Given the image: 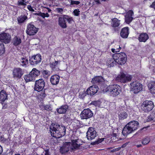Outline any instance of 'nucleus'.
I'll return each instance as SVG.
<instances>
[{"instance_id": "obj_34", "label": "nucleus", "mask_w": 155, "mask_h": 155, "mask_svg": "<svg viewBox=\"0 0 155 155\" xmlns=\"http://www.w3.org/2000/svg\"><path fill=\"white\" fill-rule=\"evenodd\" d=\"M21 42V39L19 37H15L12 40V43L15 46H18Z\"/></svg>"}, {"instance_id": "obj_24", "label": "nucleus", "mask_w": 155, "mask_h": 155, "mask_svg": "<svg viewBox=\"0 0 155 155\" xmlns=\"http://www.w3.org/2000/svg\"><path fill=\"white\" fill-rule=\"evenodd\" d=\"M103 80L104 79L101 76H96L92 79L91 82L94 84H98L101 83Z\"/></svg>"}, {"instance_id": "obj_41", "label": "nucleus", "mask_w": 155, "mask_h": 155, "mask_svg": "<svg viewBox=\"0 0 155 155\" xmlns=\"http://www.w3.org/2000/svg\"><path fill=\"white\" fill-rule=\"evenodd\" d=\"M25 0H18V2L17 5L18 6H24L26 5V4L24 3Z\"/></svg>"}, {"instance_id": "obj_38", "label": "nucleus", "mask_w": 155, "mask_h": 155, "mask_svg": "<svg viewBox=\"0 0 155 155\" xmlns=\"http://www.w3.org/2000/svg\"><path fill=\"white\" fill-rule=\"evenodd\" d=\"M150 141V139L149 137H146L143 139L142 143L143 145H146L148 144Z\"/></svg>"}, {"instance_id": "obj_35", "label": "nucleus", "mask_w": 155, "mask_h": 155, "mask_svg": "<svg viewBox=\"0 0 155 155\" xmlns=\"http://www.w3.org/2000/svg\"><path fill=\"white\" fill-rule=\"evenodd\" d=\"M106 64L109 67H113L114 64H116L115 61L114 60L113 58H109L107 60Z\"/></svg>"}, {"instance_id": "obj_59", "label": "nucleus", "mask_w": 155, "mask_h": 155, "mask_svg": "<svg viewBox=\"0 0 155 155\" xmlns=\"http://www.w3.org/2000/svg\"><path fill=\"white\" fill-rule=\"evenodd\" d=\"M114 48H119V49H120L121 48L120 47L119 45H117V47H115Z\"/></svg>"}, {"instance_id": "obj_23", "label": "nucleus", "mask_w": 155, "mask_h": 155, "mask_svg": "<svg viewBox=\"0 0 155 155\" xmlns=\"http://www.w3.org/2000/svg\"><path fill=\"white\" fill-rule=\"evenodd\" d=\"M68 108V106L67 105L61 106L56 109L57 112L59 114H64L66 113Z\"/></svg>"}, {"instance_id": "obj_62", "label": "nucleus", "mask_w": 155, "mask_h": 155, "mask_svg": "<svg viewBox=\"0 0 155 155\" xmlns=\"http://www.w3.org/2000/svg\"><path fill=\"white\" fill-rule=\"evenodd\" d=\"M48 12H49L51 11V10L49 8H48Z\"/></svg>"}, {"instance_id": "obj_64", "label": "nucleus", "mask_w": 155, "mask_h": 155, "mask_svg": "<svg viewBox=\"0 0 155 155\" xmlns=\"http://www.w3.org/2000/svg\"><path fill=\"white\" fill-rule=\"evenodd\" d=\"M4 155H7V154H5Z\"/></svg>"}, {"instance_id": "obj_22", "label": "nucleus", "mask_w": 155, "mask_h": 155, "mask_svg": "<svg viewBox=\"0 0 155 155\" xmlns=\"http://www.w3.org/2000/svg\"><path fill=\"white\" fill-rule=\"evenodd\" d=\"M60 78L59 76L57 74L53 75L50 78L51 83L53 85L57 84L59 82Z\"/></svg>"}, {"instance_id": "obj_11", "label": "nucleus", "mask_w": 155, "mask_h": 155, "mask_svg": "<svg viewBox=\"0 0 155 155\" xmlns=\"http://www.w3.org/2000/svg\"><path fill=\"white\" fill-rule=\"evenodd\" d=\"M41 60V57L40 54H37L32 56L29 61L31 64L36 65L39 63Z\"/></svg>"}, {"instance_id": "obj_28", "label": "nucleus", "mask_w": 155, "mask_h": 155, "mask_svg": "<svg viewBox=\"0 0 155 155\" xmlns=\"http://www.w3.org/2000/svg\"><path fill=\"white\" fill-rule=\"evenodd\" d=\"M7 94L6 92L2 90L0 92V101L1 103L5 101L7 99Z\"/></svg>"}, {"instance_id": "obj_2", "label": "nucleus", "mask_w": 155, "mask_h": 155, "mask_svg": "<svg viewBox=\"0 0 155 155\" xmlns=\"http://www.w3.org/2000/svg\"><path fill=\"white\" fill-rule=\"evenodd\" d=\"M66 21L70 24L73 19L72 17L66 15H63L58 18V24L61 27L63 28H65L67 27Z\"/></svg>"}, {"instance_id": "obj_13", "label": "nucleus", "mask_w": 155, "mask_h": 155, "mask_svg": "<svg viewBox=\"0 0 155 155\" xmlns=\"http://www.w3.org/2000/svg\"><path fill=\"white\" fill-rule=\"evenodd\" d=\"M11 36L8 33L0 34V41L5 44L9 43L11 40Z\"/></svg>"}, {"instance_id": "obj_29", "label": "nucleus", "mask_w": 155, "mask_h": 155, "mask_svg": "<svg viewBox=\"0 0 155 155\" xmlns=\"http://www.w3.org/2000/svg\"><path fill=\"white\" fill-rule=\"evenodd\" d=\"M118 117L119 120H124L127 118L128 114L126 111H122L120 112L118 114Z\"/></svg>"}, {"instance_id": "obj_63", "label": "nucleus", "mask_w": 155, "mask_h": 155, "mask_svg": "<svg viewBox=\"0 0 155 155\" xmlns=\"http://www.w3.org/2000/svg\"><path fill=\"white\" fill-rule=\"evenodd\" d=\"M44 8H46L47 9H48V8H48V7H44Z\"/></svg>"}, {"instance_id": "obj_6", "label": "nucleus", "mask_w": 155, "mask_h": 155, "mask_svg": "<svg viewBox=\"0 0 155 155\" xmlns=\"http://www.w3.org/2000/svg\"><path fill=\"white\" fill-rule=\"evenodd\" d=\"M153 107V103L152 101H144L141 105V109L144 112H147L151 111Z\"/></svg>"}, {"instance_id": "obj_21", "label": "nucleus", "mask_w": 155, "mask_h": 155, "mask_svg": "<svg viewBox=\"0 0 155 155\" xmlns=\"http://www.w3.org/2000/svg\"><path fill=\"white\" fill-rule=\"evenodd\" d=\"M61 61H55L50 64V66L51 69L54 71H57L59 70V66L60 64Z\"/></svg>"}, {"instance_id": "obj_15", "label": "nucleus", "mask_w": 155, "mask_h": 155, "mask_svg": "<svg viewBox=\"0 0 155 155\" xmlns=\"http://www.w3.org/2000/svg\"><path fill=\"white\" fill-rule=\"evenodd\" d=\"M70 142H66L60 149V152L62 154L64 153L69 151L71 152Z\"/></svg>"}, {"instance_id": "obj_47", "label": "nucleus", "mask_w": 155, "mask_h": 155, "mask_svg": "<svg viewBox=\"0 0 155 155\" xmlns=\"http://www.w3.org/2000/svg\"><path fill=\"white\" fill-rule=\"evenodd\" d=\"M104 138L99 139L97 141H95L93 143V144H98L99 143L101 142L102 141H104Z\"/></svg>"}, {"instance_id": "obj_58", "label": "nucleus", "mask_w": 155, "mask_h": 155, "mask_svg": "<svg viewBox=\"0 0 155 155\" xmlns=\"http://www.w3.org/2000/svg\"><path fill=\"white\" fill-rule=\"evenodd\" d=\"M2 147L0 145V154L2 153Z\"/></svg>"}, {"instance_id": "obj_52", "label": "nucleus", "mask_w": 155, "mask_h": 155, "mask_svg": "<svg viewBox=\"0 0 155 155\" xmlns=\"http://www.w3.org/2000/svg\"><path fill=\"white\" fill-rule=\"evenodd\" d=\"M111 51L113 53L117 52L119 51V48H112Z\"/></svg>"}, {"instance_id": "obj_19", "label": "nucleus", "mask_w": 155, "mask_h": 155, "mask_svg": "<svg viewBox=\"0 0 155 155\" xmlns=\"http://www.w3.org/2000/svg\"><path fill=\"white\" fill-rule=\"evenodd\" d=\"M129 34V29L128 27L123 28L121 30L120 35L123 38H126Z\"/></svg>"}, {"instance_id": "obj_44", "label": "nucleus", "mask_w": 155, "mask_h": 155, "mask_svg": "<svg viewBox=\"0 0 155 155\" xmlns=\"http://www.w3.org/2000/svg\"><path fill=\"white\" fill-rule=\"evenodd\" d=\"M80 11L79 9H75L73 12V14L75 16H79L80 15Z\"/></svg>"}, {"instance_id": "obj_1", "label": "nucleus", "mask_w": 155, "mask_h": 155, "mask_svg": "<svg viewBox=\"0 0 155 155\" xmlns=\"http://www.w3.org/2000/svg\"><path fill=\"white\" fill-rule=\"evenodd\" d=\"M50 129L51 135L57 138L62 137L66 133V128L65 127L60 125L57 123H52Z\"/></svg>"}, {"instance_id": "obj_36", "label": "nucleus", "mask_w": 155, "mask_h": 155, "mask_svg": "<svg viewBox=\"0 0 155 155\" xmlns=\"http://www.w3.org/2000/svg\"><path fill=\"white\" fill-rule=\"evenodd\" d=\"M147 121L148 122H151L152 123L155 122V111L153 112L148 117Z\"/></svg>"}, {"instance_id": "obj_53", "label": "nucleus", "mask_w": 155, "mask_h": 155, "mask_svg": "<svg viewBox=\"0 0 155 155\" xmlns=\"http://www.w3.org/2000/svg\"><path fill=\"white\" fill-rule=\"evenodd\" d=\"M2 104V108L3 109H5L6 108V107H7V104H6V103H4L3 102H2V103H1Z\"/></svg>"}, {"instance_id": "obj_5", "label": "nucleus", "mask_w": 155, "mask_h": 155, "mask_svg": "<svg viewBox=\"0 0 155 155\" xmlns=\"http://www.w3.org/2000/svg\"><path fill=\"white\" fill-rule=\"evenodd\" d=\"M132 79V76L124 73H121L115 79L116 81L125 83L130 81Z\"/></svg>"}, {"instance_id": "obj_7", "label": "nucleus", "mask_w": 155, "mask_h": 155, "mask_svg": "<svg viewBox=\"0 0 155 155\" xmlns=\"http://www.w3.org/2000/svg\"><path fill=\"white\" fill-rule=\"evenodd\" d=\"M130 85L131 90L134 93H137L142 90V85L136 81L130 83Z\"/></svg>"}, {"instance_id": "obj_18", "label": "nucleus", "mask_w": 155, "mask_h": 155, "mask_svg": "<svg viewBox=\"0 0 155 155\" xmlns=\"http://www.w3.org/2000/svg\"><path fill=\"white\" fill-rule=\"evenodd\" d=\"M134 15V12L131 10H129L126 13L125 16V21L127 24H129L133 20L132 16Z\"/></svg>"}, {"instance_id": "obj_16", "label": "nucleus", "mask_w": 155, "mask_h": 155, "mask_svg": "<svg viewBox=\"0 0 155 155\" xmlns=\"http://www.w3.org/2000/svg\"><path fill=\"white\" fill-rule=\"evenodd\" d=\"M24 74V71L19 68H14L13 71V74L14 77L20 78Z\"/></svg>"}, {"instance_id": "obj_26", "label": "nucleus", "mask_w": 155, "mask_h": 155, "mask_svg": "<svg viewBox=\"0 0 155 155\" xmlns=\"http://www.w3.org/2000/svg\"><path fill=\"white\" fill-rule=\"evenodd\" d=\"M149 38V36L147 33H142L140 35L138 39L140 42H145Z\"/></svg>"}, {"instance_id": "obj_57", "label": "nucleus", "mask_w": 155, "mask_h": 155, "mask_svg": "<svg viewBox=\"0 0 155 155\" xmlns=\"http://www.w3.org/2000/svg\"><path fill=\"white\" fill-rule=\"evenodd\" d=\"M45 155H50L48 153V151H46L45 152Z\"/></svg>"}, {"instance_id": "obj_50", "label": "nucleus", "mask_w": 155, "mask_h": 155, "mask_svg": "<svg viewBox=\"0 0 155 155\" xmlns=\"http://www.w3.org/2000/svg\"><path fill=\"white\" fill-rule=\"evenodd\" d=\"M27 8L28 9V10L30 11H31L32 12H34L35 11L32 8L30 5H28L27 6Z\"/></svg>"}, {"instance_id": "obj_42", "label": "nucleus", "mask_w": 155, "mask_h": 155, "mask_svg": "<svg viewBox=\"0 0 155 155\" xmlns=\"http://www.w3.org/2000/svg\"><path fill=\"white\" fill-rule=\"evenodd\" d=\"M43 77L47 78L50 75V72L48 70H44L42 72Z\"/></svg>"}, {"instance_id": "obj_12", "label": "nucleus", "mask_w": 155, "mask_h": 155, "mask_svg": "<svg viewBox=\"0 0 155 155\" xmlns=\"http://www.w3.org/2000/svg\"><path fill=\"white\" fill-rule=\"evenodd\" d=\"M45 85V81L42 79L36 80L35 81L34 89L38 92L40 91L43 90Z\"/></svg>"}, {"instance_id": "obj_32", "label": "nucleus", "mask_w": 155, "mask_h": 155, "mask_svg": "<svg viewBox=\"0 0 155 155\" xmlns=\"http://www.w3.org/2000/svg\"><path fill=\"white\" fill-rule=\"evenodd\" d=\"M28 19V17L25 15H21L17 18L18 23L21 24L25 22Z\"/></svg>"}, {"instance_id": "obj_45", "label": "nucleus", "mask_w": 155, "mask_h": 155, "mask_svg": "<svg viewBox=\"0 0 155 155\" xmlns=\"http://www.w3.org/2000/svg\"><path fill=\"white\" fill-rule=\"evenodd\" d=\"M101 102L99 101H94L91 102V104L94 105L96 106H98L100 105Z\"/></svg>"}, {"instance_id": "obj_31", "label": "nucleus", "mask_w": 155, "mask_h": 155, "mask_svg": "<svg viewBox=\"0 0 155 155\" xmlns=\"http://www.w3.org/2000/svg\"><path fill=\"white\" fill-rule=\"evenodd\" d=\"M20 65L24 67H26L28 64V59L26 58L22 57L19 61Z\"/></svg>"}, {"instance_id": "obj_60", "label": "nucleus", "mask_w": 155, "mask_h": 155, "mask_svg": "<svg viewBox=\"0 0 155 155\" xmlns=\"http://www.w3.org/2000/svg\"><path fill=\"white\" fill-rule=\"evenodd\" d=\"M117 134H116L115 133H113V134L112 135V136L113 137H116Z\"/></svg>"}, {"instance_id": "obj_9", "label": "nucleus", "mask_w": 155, "mask_h": 155, "mask_svg": "<svg viewBox=\"0 0 155 155\" xmlns=\"http://www.w3.org/2000/svg\"><path fill=\"white\" fill-rule=\"evenodd\" d=\"M97 136V132L94 128L89 127L87 132V137L88 140H92Z\"/></svg>"}, {"instance_id": "obj_20", "label": "nucleus", "mask_w": 155, "mask_h": 155, "mask_svg": "<svg viewBox=\"0 0 155 155\" xmlns=\"http://www.w3.org/2000/svg\"><path fill=\"white\" fill-rule=\"evenodd\" d=\"M134 131L127 124L124 127L122 131V134L124 136H127Z\"/></svg>"}, {"instance_id": "obj_61", "label": "nucleus", "mask_w": 155, "mask_h": 155, "mask_svg": "<svg viewBox=\"0 0 155 155\" xmlns=\"http://www.w3.org/2000/svg\"><path fill=\"white\" fill-rule=\"evenodd\" d=\"M141 146H141V144H140V145H137V147H141Z\"/></svg>"}, {"instance_id": "obj_54", "label": "nucleus", "mask_w": 155, "mask_h": 155, "mask_svg": "<svg viewBox=\"0 0 155 155\" xmlns=\"http://www.w3.org/2000/svg\"><path fill=\"white\" fill-rule=\"evenodd\" d=\"M150 7L155 9V1L152 3Z\"/></svg>"}, {"instance_id": "obj_10", "label": "nucleus", "mask_w": 155, "mask_h": 155, "mask_svg": "<svg viewBox=\"0 0 155 155\" xmlns=\"http://www.w3.org/2000/svg\"><path fill=\"white\" fill-rule=\"evenodd\" d=\"M93 113L89 109H84L81 114V117L82 119H87L93 116Z\"/></svg>"}, {"instance_id": "obj_27", "label": "nucleus", "mask_w": 155, "mask_h": 155, "mask_svg": "<svg viewBox=\"0 0 155 155\" xmlns=\"http://www.w3.org/2000/svg\"><path fill=\"white\" fill-rule=\"evenodd\" d=\"M24 78L26 82L33 81L35 80V76L32 74H31V72L29 74L25 75Z\"/></svg>"}, {"instance_id": "obj_37", "label": "nucleus", "mask_w": 155, "mask_h": 155, "mask_svg": "<svg viewBox=\"0 0 155 155\" xmlns=\"http://www.w3.org/2000/svg\"><path fill=\"white\" fill-rule=\"evenodd\" d=\"M31 72V74H32L34 76H35V78L38 76L40 74V71L35 68H33Z\"/></svg>"}, {"instance_id": "obj_48", "label": "nucleus", "mask_w": 155, "mask_h": 155, "mask_svg": "<svg viewBox=\"0 0 155 155\" xmlns=\"http://www.w3.org/2000/svg\"><path fill=\"white\" fill-rule=\"evenodd\" d=\"M56 10L58 13H60L61 14H62L63 12V9L62 8H57L56 9Z\"/></svg>"}, {"instance_id": "obj_46", "label": "nucleus", "mask_w": 155, "mask_h": 155, "mask_svg": "<svg viewBox=\"0 0 155 155\" xmlns=\"http://www.w3.org/2000/svg\"><path fill=\"white\" fill-rule=\"evenodd\" d=\"M80 3V2L78 1H75L72 0H71L70 5H78Z\"/></svg>"}, {"instance_id": "obj_51", "label": "nucleus", "mask_w": 155, "mask_h": 155, "mask_svg": "<svg viewBox=\"0 0 155 155\" xmlns=\"http://www.w3.org/2000/svg\"><path fill=\"white\" fill-rule=\"evenodd\" d=\"M120 149V147H119L117 148L114 149L110 151L111 152H113L119 151Z\"/></svg>"}, {"instance_id": "obj_33", "label": "nucleus", "mask_w": 155, "mask_h": 155, "mask_svg": "<svg viewBox=\"0 0 155 155\" xmlns=\"http://www.w3.org/2000/svg\"><path fill=\"white\" fill-rule=\"evenodd\" d=\"M148 87L152 93H155V81H152L149 83Z\"/></svg>"}, {"instance_id": "obj_3", "label": "nucleus", "mask_w": 155, "mask_h": 155, "mask_svg": "<svg viewBox=\"0 0 155 155\" xmlns=\"http://www.w3.org/2000/svg\"><path fill=\"white\" fill-rule=\"evenodd\" d=\"M113 58L116 64L120 65L124 64L127 60L126 55L124 53H115L113 55Z\"/></svg>"}, {"instance_id": "obj_55", "label": "nucleus", "mask_w": 155, "mask_h": 155, "mask_svg": "<svg viewBox=\"0 0 155 155\" xmlns=\"http://www.w3.org/2000/svg\"><path fill=\"white\" fill-rule=\"evenodd\" d=\"M127 144H128V143H125L123 144L122 145L121 147L122 148H124V147H126V146L127 145Z\"/></svg>"}, {"instance_id": "obj_49", "label": "nucleus", "mask_w": 155, "mask_h": 155, "mask_svg": "<svg viewBox=\"0 0 155 155\" xmlns=\"http://www.w3.org/2000/svg\"><path fill=\"white\" fill-rule=\"evenodd\" d=\"M45 110L49 111L51 110V107L49 105H46L44 107Z\"/></svg>"}, {"instance_id": "obj_39", "label": "nucleus", "mask_w": 155, "mask_h": 155, "mask_svg": "<svg viewBox=\"0 0 155 155\" xmlns=\"http://www.w3.org/2000/svg\"><path fill=\"white\" fill-rule=\"evenodd\" d=\"M37 15L41 16L44 18L45 17H48L49 16V15L48 13H44L40 12L38 14H37Z\"/></svg>"}, {"instance_id": "obj_40", "label": "nucleus", "mask_w": 155, "mask_h": 155, "mask_svg": "<svg viewBox=\"0 0 155 155\" xmlns=\"http://www.w3.org/2000/svg\"><path fill=\"white\" fill-rule=\"evenodd\" d=\"M4 46L3 44L0 43V55L4 53Z\"/></svg>"}, {"instance_id": "obj_14", "label": "nucleus", "mask_w": 155, "mask_h": 155, "mask_svg": "<svg viewBox=\"0 0 155 155\" xmlns=\"http://www.w3.org/2000/svg\"><path fill=\"white\" fill-rule=\"evenodd\" d=\"M71 152H74L78 149L81 144V141L79 139L73 140H71Z\"/></svg>"}, {"instance_id": "obj_8", "label": "nucleus", "mask_w": 155, "mask_h": 155, "mask_svg": "<svg viewBox=\"0 0 155 155\" xmlns=\"http://www.w3.org/2000/svg\"><path fill=\"white\" fill-rule=\"evenodd\" d=\"M38 31V29L31 23L29 24L27 26L26 32L27 35H35Z\"/></svg>"}, {"instance_id": "obj_30", "label": "nucleus", "mask_w": 155, "mask_h": 155, "mask_svg": "<svg viewBox=\"0 0 155 155\" xmlns=\"http://www.w3.org/2000/svg\"><path fill=\"white\" fill-rule=\"evenodd\" d=\"M120 20L116 18H112L111 21V26L114 28L118 27L120 24Z\"/></svg>"}, {"instance_id": "obj_4", "label": "nucleus", "mask_w": 155, "mask_h": 155, "mask_svg": "<svg viewBox=\"0 0 155 155\" xmlns=\"http://www.w3.org/2000/svg\"><path fill=\"white\" fill-rule=\"evenodd\" d=\"M107 91L109 92L113 96H116L121 92L120 87L117 84L110 85L107 87Z\"/></svg>"}, {"instance_id": "obj_25", "label": "nucleus", "mask_w": 155, "mask_h": 155, "mask_svg": "<svg viewBox=\"0 0 155 155\" xmlns=\"http://www.w3.org/2000/svg\"><path fill=\"white\" fill-rule=\"evenodd\" d=\"M127 124L134 131L137 129L139 123L137 121L133 120L129 122Z\"/></svg>"}, {"instance_id": "obj_17", "label": "nucleus", "mask_w": 155, "mask_h": 155, "mask_svg": "<svg viewBox=\"0 0 155 155\" xmlns=\"http://www.w3.org/2000/svg\"><path fill=\"white\" fill-rule=\"evenodd\" d=\"M98 89V87L97 86H91L87 90V95L91 96L94 95L97 92Z\"/></svg>"}, {"instance_id": "obj_43", "label": "nucleus", "mask_w": 155, "mask_h": 155, "mask_svg": "<svg viewBox=\"0 0 155 155\" xmlns=\"http://www.w3.org/2000/svg\"><path fill=\"white\" fill-rule=\"evenodd\" d=\"M87 91H86L81 92L79 94V98H83L87 94Z\"/></svg>"}, {"instance_id": "obj_56", "label": "nucleus", "mask_w": 155, "mask_h": 155, "mask_svg": "<svg viewBox=\"0 0 155 155\" xmlns=\"http://www.w3.org/2000/svg\"><path fill=\"white\" fill-rule=\"evenodd\" d=\"M95 2L97 3V4H100V0H94Z\"/></svg>"}]
</instances>
